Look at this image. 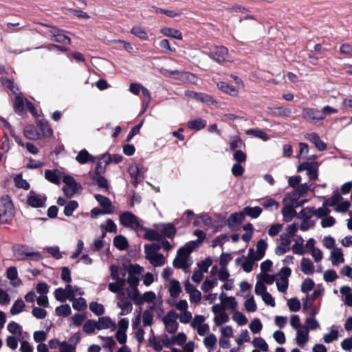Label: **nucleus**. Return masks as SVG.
Segmentation results:
<instances>
[{"label": "nucleus", "instance_id": "obj_3", "mask_svg": "<svg viewBox=\"0 0 352 352\" xmlns=\"http://www.w3.org/2000/svg\"><path fill=\"white\" fill-rule=\"evenodd\" d=\"M14 216L13 204L8 196H4L0 201V221L6 223Z\"/></svg>", "mask_w": 352, "mask_h": 352}, {"label": "nucleus", "instance_id": "obj_34", "mask_svg": "<svg viewBox=\"0 0 352 352\" xmlns=\"http://www.w3.org/2000/svg\"><path fill=\"white\" fill-rule=\"evenodd\" d=\"M217 338L216 336L212 333H208L204 338L203 343L204 346L211 352L214 350L217 346Z\"/></svg>", "mask_w": 352, "mask_h": 352}, {"label": "nucleus", "instance_id": "obj_53", "mask_svg": "<svg viewBox=\"0 0 352 352\" xmlns=\"http://www.w3.org/2000/svg\"><path fill=\"white\" fill-rule=\"evenodd\" d=\"M267 248V243L265 240L261 239L257 242L256 260H261L264 256Z\"/></svg>", "mask_w": 352, "mask_h": 352}, {"label": "nucleus", "instance_id": "obj_59", "mask_svg": "<svg viewBox=\"0 0 352 352\" xmlns=\"http://www.w3.org/2000/svg\"><path fill=\"white\" fill-rule=\"evenodd\" d=\"M144 238L150 241H161L162 235L159 233V231H156L151 229L144 228Z\"/></svg>", "mask_w": 352, "mask_h": 352}, {"label": "nucleus", "instance_id": "obj_9", "mask_svg": "<svg viewBox=\"0 0 352 352\" xmlns=\"http://www.w3.org/2000/svg\"><path fill=\"white\" fill-rule=\"evenodd\" d=\"M117 306L120 309V316H124L130 314L133 309V305L126 291L119 293L117 297Z\"/></svg>", "mask_w": 352, "mask_h": 352}, {"label": "nucleus", "instance_id": "obj_36", "mask_svg": "<svg viewBox=\"0 0 352 352\" xmlns=\"http://www.w3.org/2000/svg\"><path fill=\"white\" fill-rule=\"evenodd\" d=\"M261 205L267 210H276L279 208V204L272 198L266 197L259 200Z\"/></svg>", "mask_w": 352, "mask_h": 352}, {"label": "nucleus", "instance_id": "obj_15", "mask_svg": "<svg viewBox=\"0 0 352 352\" xmlns=\"http://www.w3.org/2000/svg\"><path fill=\"white\" fill-rule=\"evenodd\" d=\"M129 91L135 95H139L142 93L144 96V103L145 104L144 110L147 108L151 100V95L148 90L140 84L131 83L129 85Z\"/></svg>", "mask_w": 352, "mask_h": 352}, {"label": "nucleus", "instance_id": "obj_56", "mask_svg": "<svg viewBox=\"0 0 352 352\" xmlns=\"http://www.w3.org/2000/svg\"><path fill=\"white\" fill-rule=\"evenodd\" d=\"M244 214L250 217L251 218L256 219L260 216L262 212V208L256 207L246 206L243 208Z\"/></svg>", "mask_w": 352, "mask_h": 352}, {"label": "nucleus", "instance_id": "obj_11", "mask_svg": "<svg viewBox=\"0 0 352 352\" xmlns=\"http://www.w3.org/2000/svg\"><path fill=\"white\" fill-rule=\"evenodd\" d=\"M120 223L133 230H137L141 227L138 219L130 212H124L120 215Z\"/></svg>", "mask_w": 352, "mask_h": 352}, {"label": "nucleus", "instance_id": "obj_7", "mask_svg": "<svg viewBox=\"0 0 352 352\" xmlns=\"http://www.w3.org/2000/svg\"><path fill=\"white\" fill-rule=\"evenodd\" d=\"M13 253L14 257L19 261L25 260L29 257H34L35 259L41 258L39 253L34 252L31 248L25 245L14 246Z\"/></svg>", "mask_w": 352, "mask_h": 352}, {"label": "nucleus", "instance_id": "obj_25", "mask_svg": "<svg viewBox=\"0 0 352 352\" xmlns=\"http://www.w3.org/2000/svg\"><path fill=\"white\" fill-rule=\"evenodd\" d=\"M160 32L166 37H170L177 40H182L183 35L180 30L170 28L164 27L160 29Z\"/></svg>", "mask_w": 352, "mask_h": 352}, {"label": "nucleus", "instance_id": "obj_39", "mask_svg": "<svg viewBox=\"0 0 352 352\" xmlns=\"http://www.w3.org/2000/svg\"><path fill=\"white\" fill-rule=\"evenodd\" d=\"M76 160L79 164H85L89 162H94L95 157L90 155L86 149H82L76 155Z\"/></svg>", "mask_w": 352, "mask_h": 352}, {"label": "nucleus", "instance_id": "obj_51", "mask_svg": "<svg viewBox=\"0 0 352 352\" xmlns=\"http://www.w3.org/2000/svg\"><path fill=\"white\" fill-rule=\"evenodd\" d=\"M154 309V305L150 306L148 309H146L142 313V322L144 326H151L153 320V315L152 314Z\"/></svg>", "mask_w": 352, "mask_h": 352}, {"label": "nucleus", "instance_id": "obj_14", "mask_svg": "<svg viewBox=\"0 0 352 352\" xmlns=\"http://www.w3.org/2000/svg\"><path fill=\"white\" fill-rule=\"evenodd\" d=\"M63 181L65 184L63 190L67 195L71 197L78 192L80 185L76 182L72 177L64 176Z\"/></svg>", "mask_w": 352, "mask_h": 352}, {"label": "nucleus", "instance_id": "obj_41", "mask_svg": "<svg viewBox=\"0 0 352 352\" xmlns=\"http://www.w3.org/2000/svg\"><path fill=\"white\" fill-rule=\"evenodd\" d=\"M245 218V214L243 211L242 212H235L230 215V217L228 219V223L230 227L234 228L241 223L243 222Z\"/></svg>", "mask_w": 352, "mask_h": 352}, {"label": "nucleus", "instance_id": "obj_19", "mask_svg": "<svg viewBox=\"0 0 352 352\" xmlns=\"http://www.w3.org/2000/svg\"><path fill=\"white\" fill-rule=\"evenodd\" d=\"M45 196L30 192L27 199V203L33 208H41L45 206Z\"/></svg>", "mask_w": 352, "mask_h": 352}, {"label": "nucleus", "instance_id": "obj_18", "mask_svg": "<svg viewBox=\"0 0 352 352\" xmlns=\"http://www.w3.org/2000/svg\"><path fill=\"white\" fill-rule=\"evenodd\" d=\"M279 245L276 248V254L281 255L284 253L289 252L292 248L290 247L291 245V237L282 233L280 235L279 239Z\"/></svg>", "mask_w": 352, "mask_h": 352}, {"label": "nucleus", "instance_id": "obj_1", "mask_svg": "<svg viewBox=\"0 0 352 352\" xmlns=\"http://www.w3.org/2000/svg\"><path fill=\"white\" fill-rule=\"evenodd\" d=\"M196 248H197V243L190 241L178 250L177 254L173 263V266L182 270L188 268L192 264L189 255Z\"/></svg>", "mask_w": 352, "mask_h": 352}, {"label": "nucleus", "instance_id": "obj_30", "mask_svg": "<svg viewBox=\"0 0 352 352\" xmlns=\"http://www.w3.org/2000/svg\"><path fill=\"white\" fill-rule=\"evenodd\" d=\"M157 230L168 238L173 237L176 232L175 227L170 223H161L156 226Z\"/></svg>", "mask_w": 352, "mask_h": 352}, {"label": "nucleus", "instance_id": "obj_24", "mask_svg": "<svg viewBox=\"0 0 352 352\" xmlns=\"http://www.w3.org/2000/svg\"><path fill=\"white\" fill-rule=\"evenodd\" d=\"M95 198L104 210L105 214H111L114 212V207L107 197L101 195H96Z\"/></svg>", "mask_w": 352, "mask_h": 352}, {"label": "nucleus", "instance_id": "obj_29", "mask_svg": "<svg viewBox=\"0 0 352 352\" xmlns=\"http://www.w3.org/2000/svg\"><path fill=\"white\" fill-rule=\"evenodd\" d=\"M167 287L170 296L173 298L178 297L182 292L179 282L174 278L169 280Z\"/></svg>", "mask_w": 352, "mask_h": 352}, {"label": "nucleus", "instance_id": "obj_49", "mask_svg": "<svg viewBox=\"0 0 352 352\" xmlns=\"http://www.w3.org/2000/svg\"><path fill=\"white\" fill-rule=\"evenodd\" d=\"M211 272H217L218 279L221 282L230 279V273L227 267H220V269L218 270L217 266H213Z\"/></svg>", "mask_w": 352, "mask_h": 352}, {"label": "nucleus", "instance_id": "obj_52", "mask_svg": "<svg viewBox=\"0 0 352 352\" xmlns=\"http://www.w3.org/2000/svg\"><path fill=\"white\" fill-rule=\"evenodd\" d=\"M26 101L28 100L24 98L22 96H16L14 104L15 111L18 113L23 112L26 107Z\"/></svg>", "mask_w": 352, "mask_h": 352}, {"label": "nucleus", "instance_id": "obj_48", "mask_svg": "<svg viewBox=\"0 0 352 352\" xmlns=\"http://www.w3.org/2000/svg\"><path fill=\"white\" fill-rule=\"evenodd\" d=\"M303 327H306L309 331L319 329L320 325L318 320L314 316H309L305 319Z\"/></svg>", "mask_w": 352, "mask_h": 352}, {"label": "nucleus", "instance_id": "obj_57", "mask_svg": "<svg viewBox=\"0 0 352 352\" xmlns=\"http://www.w3.org/2000/svg\"><path fill=\"white\" fill-rule=\"evenodd\" d=\"M224 307V309H230L235 311L238 308V302L233 296L225 298L224 302L221 304Z\"/></svg>", "mask_w": 352, "mask_h": 352}, {"label": "nucleus", "instance_id": "obj_23", "mask_svg": "<svg viewBox=\"0 0 352 352\" xmlns=\"http://www.w3.org/2000/svg\"><path fill=\"white\" fill-rule=\"evenodd\" d=\"M300 197H301V195L295 189L294 191L287 193L285 195V197L283 199V203H287L289 204H292L296 207L302 206V204H304L306 202V200L299 201L298 200Z\"/></svg>", "mask_w": 352, "mask_h": 352}, {"label": "nucleus", "instance_id": "obj_50", "mask_svg": "<svg viewBox=\"0 0 352 352\" xmlns=\"http://www.w3.org/2000/svg\"><path fill=\"white\" fill-rule=\"evenodd\" d=\"M187 341V336L184 332H179L170 338V343L179 346H183Z\"/></svg>", "mask_w": 352, "mask_h": 352}, {"label": "nucleus", "instance_id": "obj_26", "mask_svg": "<svg viewBox=\"0 0 352 352\" xmlns=\"http://www.w3.org/2000/svg\"><path fill=\"white\" fill-rule=\"evenodd\" d=\"M339 337L338 327L336 325H331L329 327V332L323 335L322 340L326 344H329L338 340Z\"/></svg>", "mask_w": 352, "mask_h": 352}, {"label": "nucleus", "instance_id": "obj_31", "mask_svg": "<svg viewBox=\"0 0 352 352\" xmlns=\"http://www.w3.org/2000/svg\"><path fill=\"white\" fill-rule=\"evenodd\" d=\"M284 206L282 209V214L283 216V220L285 222L290 221L292 218L296 215V211L294 210V208L296 206H293L292 204H289L287 203H283Z\"/></svg>", "mask_w": 352, "mask_h": 352}, {"label": "nucleus", "instance_id": "obj_17", "mask_svg": "<svg viewBox=\"0 0 352 352\" xmlns=\"http://www.w3.org/2000/svg\"><path fill=\"white\" fill-rule=\"evenodd\" d=\"M80 339V334L76 333L70 338L69 342L63 341L59 352H76V344L79 342Z\"/></svg>", "mask_w": 352, "mask_h": 352}, {"label": "nucleus", "instance_id": "obj_21", "mask_svg": "<svg viewBox=\"0 0 352 352\" xmlns=\"http://www.w3.org/2000/svg\"><path fill=\"white\" fill-rule=\"evenodd\" d=\"M329 260L333 266H338L344 263L343 250L341 248H334L330 252Z\"/></svg>", "mask_w": 352, "mask_h": 352}, {"label": "nucleus", "instance_id": "obj_37", "mask_svg": "<svg viewBox=\"0 0 352 352\" xmlns=\"http://www.w3.org/2000/svg\"><path fill=\"white\" fill-rule=\"evenodd\" d=\"M292 252L296 254L302 255L305 253V248L304 246V239L297 236L294 239V244L292 247Z\"/></svg>", "mask_w": 352, "mask_h": 352}, {"label": "nucleus", "instance_id": "obj_64", "mask_svg": "<svg viewBox=\"0 0 352 352\" xmlns=\"http://www.w3.org/2000/svg\"><path fill=\"white\" fill-rule=\"evenodd\" d=\"M25 305L23 300H16L12 305L10 309V314L12 315H17L23 311Z\"/></svg>", "mask_w": 352, "mask_h": 352}, {"label": "nucleus", "instance_id": "obj_6", "mask_svg": "<svg viewBox=\"0 0 352 352\" xmlns=\"http://www.w3.org/2000/svg\"><path fill=\"white\" fill-rule=\"evenodd\" d=\"M179 314L173 311H169L162 318L165 330L169 333H175L179 328L177 319Z\"/></svg>", "mask_w": 352, "mask_h": 352}, {"label": "nucleus", "instance_id": "obj_32", "mask_svg": "<svg viewBox=\"0 0 352 352\" xmlns=\"http://www.w3.org/2000/svg\"><path fill=\"white\" fill-rule=\"evenodd\" d=\"M217 85L219 89L231 96L236 97L239 96L238 89L226 82H219Z\"/></svg>", "mask_w": 352, "mask_h": 352}, {"label": "nucleus", "instance_id": "obj_20", "mask_svg": "<svg viewBox=\"0 0 352 352\" xmlns=\"http://www.w3.org/2000/svg\"><path fill=\"white\" fill-rule=\"evenodd\" d=\"M309 340V331L306 327H302L296 331L295 341L296 344L303 349Z\"/></svg>", "mask_w": 352, "mask_h": 352}, {"label": "nucleus", "instance_id": "obj_12", "mask_svg": "<svg viewBox=\"0 0 352 352\" xmlns=\"http://www.w3.org/2000/svg\"><path fill=\"white\" fill-rule=\"evenodd\" d=\"M302 118L311 123H316L324 120L321 110L314 108H304L302 111Z\"/></svg>", "mask_w": 352, "mask_h": 352}, {"label": "nucleus", "instance_id": "obj_47", "mask_svg": "<svg viewBox=\"0 0 352 352\" xmlns=\"http://www.w3.org/2000/svg\"><path fill=\"white\" fill-rule=\"evenodd\" d=\"M37 125L39 127V129L41 132V137H46L49 138L52 136L53 135V130L48 125L47 122L45 121H39L37 123Z\"/></svg>", "mask_w": 352, "mask_h": 352}, {"label": "nucleus", "instance_id": "obj_43", "mask_svg": "<svg viewBox=\"0 0 352 352\" xmlns=\"http://www.w3.org/2000/svg\"><path fill=\"white\" fill-rule=\"evenodd\" d=\"M300 268L302 272L307 275L314 274L315 270L312 261L307 258H303L301 260Z\"/></svg>", "mask_w": 352, "mask_h": 352}, {"label": "nucleus", "instance_id": "obj_28", "mask_svg": "<svg viewBox=\"0 0 352 352\" xmlns=\"http://www.w3.org/2000/svg\"><path fill=\"white\" fill-rule=\"evenodd\" d=\"M98 330L111 329L113 330L116 324L109 317H101L97 321Z\"/></svg>", "mask_w": 352, "mask_h": 352}, {"label": "nucleus", "instance_id": "obj_40", "mask_svg": "<svg viewBox=\"0 0 352 352\" xmlns=\"http://www.w3.org/2000/svg\"><path fill=\"white\" fill-rule=\"evenodd\" d=\"M23 135L25 138L32 140H36L41 138V133L38 132L34 126L28 125L23 129Z\"/></svg>", "mask_w": 352, "mask_h": 352}, {"label": "nucleus", "instance_id": "obj_33", "mask_svg": "<svg viewBox=\"0 0 352 352\" xmlns=\"http://www.w3.org/2000/svg\"><path fill=\"white\" fill-rule=\"evenodd\" d=\"M305 138L314 143L319 151H324L327 148L326 144L320 139L319 136L314 133L305 135Z\"/></svg>", "mask_w": 352, "mask_h": 352}, {"label": "nucleus", "instance_id": "obj_63", "mask_svg": "<svg viewBox=\"0 0 352 352\" xmlns=\"http://www.w3.org/2000/svg\"><path fill=\"white\" fill-rule=\"evenodd\" d=\"M249 328L251 332L254 334H257L261 332L263 328V324L260 319L254 318L252 320L249 324Z\"/></svg>", "mask_w": 352, "mask_h": 352}, {"label": "nucleus", "instance_id": "obj_44", "mask_svg": "<svg viewBox=\"0 0 352 352\" xmlns=\"http://www.w3.org/2000/svg\"><path fill=\"white\" fill-rule=\"evenodd\" d=\"M218 285V280L214 277H208L203 282L201 289L204 292H208Z\"/></svg>", "mask_w": 352, "mask_h": 352}, {"label": "nucleus", "instance_id": "obj_45", "mask_svg": "<svg viewBox=\"0 0 352 352\" xmlns=\"http://www.w3.org/2000/svg\"><path fill=\"white\" fill-rule=\"evenodd\" d=\"M7 278L10 280L14 286H19L21 280L18 278V272L15 267H10L7 270Z\"/></svg>", "mask_w": 352, "mask_h": 352}, {"label": "nucleus", "instance_id": "obj_10", "mask_svg": "<svg viewBox=\"0 0 352 352\" xmlns=\"http://www.w3.org/2000/svg\"><path fill=\"white\" fill-rule=\"evenodd\" d=\"M255 294L262 298L263 302L268 306L274 307L275 300L273 296L267 291V287L262 283H256L254 289Z\"/></svg>", "mask_w": 352, "mask_h": 352}, {"label": "nucleus", "instance_id": "obj_16", "mask_svg": "<svg viewBox=\"0 0 352 352\" xmlns=\"http://www.w3.org/2000/svg\"><path fill=\"white\" fill-rule=\"evenodd\" d=\"M129 173L131 176V182L136 185L144 178V169L143 167L138 166L136 164H132L129 167Z\"/></svg>", "mask_w": 352, "mask_h": 352}, {"label": "nucleus", "instance_id": "obj_8", "mask_svg": "<svg viewBox=\"0 0 352 352\" xmlns=\"http://www.w3.org/2000/svg\"><path fill=\"white\" fill-rule=\"evenodd\" d=\"M211 311L214 314L213 322L215 326H221L229 321V316L221 304H214L211 307Z\"/></svg>", "mask_w": 352, "mask_h": 352}, {"label": "nucleus", "instance_id": "obj_35", "mask_svg": "<svg viewBox=\"0 0 352 352\" xmlns=\"http://www.w3.org/2000/svg\"><path fill=\"white\" fill-rule=\"evenodd\" d=\"M342 300L349 307H352V292L349 286H342L340 289Z\"/></svg>", "mask_w": 352, "mask_h": 352}, {"label": "nucleus", "instance_id": "obj_61", "mask_svg": "<svg viewBox=\"0 0 352 352\" xmlns=\"http://www.w3.org/2000/svg\"><path fill=\"white\" fill-rule=\"evenodd\" d=\"M232 318V320L239 326H244L248 322L247 317L243 313L237 311L236 310L233 314Z\"/></svg>", "mask_w": 352, "mask_h": 352}, {"label": "nucleus", "instance_id": "obj_60", "mask_svg": "<svg viewBox=\"0 0 352 352\" xmlns=\"http://www.w3.org/2000/svg\"><path fill=\"white\" fill-rule=\"evenodd\" d=\"M250 339V335L247 329H243L235 339V342L239 346H241L245 342H249Z\"/></svg>", "mask_w": 352, "mask_h": 352}, {"label": "nucleus", "instance_id": "obj_4", "mask_svg": "<svg viewBox=\"0 0 352 352\" xmlns=\"http://www.w3.org/2000/svg\"><path fill=\"white\" fill-rule=\"evenodd\" d=\"M129 297L133 300L135 305H142L145 302L150 303L156 299V294L151 291L141 294L138 289H133L129 292Z\"/></svg>", "mask_w": 352, "mask_h": 352}, {"label": "nucleus", "instance_id": "obj_58", "mask_svg": "<svg viewBox=\"0 0 352 352\" xmlns=\"http://www.w3.org/2000/svg\"><path fill=\"white\" fill-rule=\"evenodd\" d=\"M66 292H67L69 300H74L76 296H82L83 294V292L80 288L73 287L71 285H66Z\"/></svg>", "mask_w": 352, "mask_h": 352}, {"label": "nucleus", "instance_id": "obj_46", "mask_svg": "<svg viewBox=\"0 0 352 352\" xmlns=\"http://www.w3.org/2000/svg\"><path fill=\"white\" fill-rule=\"evenodd\" d=\"M206 120L199 118L192 120H190L187 123V126L190 129L199 131L206 126Z\"/></svg>", "mask_w": 352, "mask_h": 352}, {"label": "nucleus", "instance_id": "obj_5", "mask_svg": "<svg viewBox=\"0 0 352 352\" xmlns=\"http://www.w3.org/2000/svg\"><path fill=\"white\" fill-rule=\"evenodd\" d=\"M292 274L289 267H284L276 274V285L279 292L285 293L289 286V277Z\"/></svg>", "mask_w": 352, "mask_h": 352}, {"label": "nucleus", "instance_id": "obj_2", "mask_svg": "<svg viewBox=\"0 0 352 352\" xmlns=\"http://www.w3.org/2000/svg\"><path fill=\"white\" fill-rule=\"evenodd\" d=\"M160 247L157 244H150L144 245V252L146 258L149 261L150 263L154 267H160L164 265L166 258L157 252Z\"/></svg>", "mask_w": 352, "mask_h": 352}, {"label": "nucleus", "instance_id": "obj_42", "mask_svg": "<svg viewBox=\"0 0 352 352\" xmlns=\"http://www.w3.org/2000/svg\"><path fill=\"white\" fill-rule=\"evenodd\" d=\"M50 35L53 38V41L58 43H62L65 44H69L71 43L70 38L63 34L60 31L56 29H53L50 31Z\"/></svg>", "mask_w": 352, "mask_h": 352}, {"label": "nucleus", "instance_id": "obj_22", "mask_svg": "<svg viewBox=\"0 0 352 352\" xmlns=\"http://www.w3.org/2000/svg\"><path fill=\"white\" fill-rule=\"evenodd\" d=\"M212 56L214 60L219 63L231 60L228 49L222 46L217 47L212 52Z\"/></svg>", "mask_w": 352, "mask_h": 352}, {"label": "nucleus", "instance_id": "obj_54", "mask_svg": "<svg viewBox=\"0 0 352 352\" xmlns=\"http://www.w3.org/2000/svg\"><path fill=\"white\" fill-rule=\"evenodd\" d=\"M256 278L258 279L256 283H262L264 285H265V284L272 285L275 281L276 275L261 273L257 275Z\"/></svg>", "mask_w": 352, "mask_h": 352}, {"label": "nucleus", "instance_id": "obj_27", "mask_svg": "<svg viewBox=\"0 0 352 352\" xmlns=\"http://www.w3.org/2000/svg\"><path fill=\"white\" fill-rule=\"evenodd\" d=\"M327 206H324V204L321 208L316 209L314 208H307L304 209V211L309 213L310 216L314 215L319 219H322L323 217L329 215L331 210L327 208Z\"/></svg>", "mask_w": 352, "mask_h": 352}, {"label": "nucleus", "instance_id": "obj_55", "mask_svg": "<svg viewBox=\"0 0 352 352\" xmlns=\"http://www.w3.org/2000/svg\"><path fill=\"white\" fill-rule=\"evenodd\" d=\"M252 345L263 352L268 351V344L261 337H255L252 340Z\"/></svg>", "mask_w": 352, "mask_h": 352}, {"label": "nucleus", "instance_id": "obj_62", "mask_svg": "<svg viewBox=\"0 0 352 352\" xmlns=\"http://www.w3.org/2000/svg\"><path fill=\"white\" fill-rule=\"evenodd\" d=\"M113 244L120 250H124L128 247V241L122 235L117 236L114 238Z\"/></svg>", "mask_w": 352, "mask_h": 352}, {"label": "nucleus", "instance_id": "obj_13", "mask_svg": "<svg viewBox=\"0 0 352 352\" xmlns=\"http://www.w3.org/2000/svg\"><path fill=\"white\" fill-rule=\"evenodd\" d=\"M0 120L2 122L4 126L7 127L10 130L11 135L14 138V140L20 146H21L22 147H25L26 149L28 151V152L33 155L38 154V149L36 147V146L34 144H33L32 143H30V142L24 144L19 137L14 135V133H12L10 124L5 119H3V118H1Z\"/></svg>", "mask_w": 352, "mask_h": 352}, {"label": "nucleus", "instance_id": "obj_38", "mask_svg": "<svg viewBox=\"0 0 352 352\" xmlns=\"http://www.w3.org/2000/svg\"><path fill=\"white\" fill-rule=\"evenodd\" d=\"M45 177L49 182L58 184L60 183L62 176L60 172L57 170H46Z\"/></svg>", "mask_w": 352, "mask_h": 352}]
</instances>
